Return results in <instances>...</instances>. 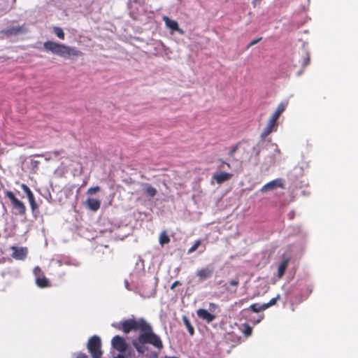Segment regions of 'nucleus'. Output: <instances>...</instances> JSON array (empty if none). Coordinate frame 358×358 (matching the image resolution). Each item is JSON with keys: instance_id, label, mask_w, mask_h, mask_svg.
I'll list each match as a JSON object with an SVG mask.
<instances>
[{"instance_id": "nucleus-1", "label": "nucleus", "mask_w": 358, "mask_h": 358, "mask_svg": "<svg viewBox=\"0 0 358 358\" xmlns=\"http://www.w3.org/2000/svg\"><path fill=\"white\" fill-rule=\"evenodd\" d=\"M112 326L124 334H129L131 331H140L138 336L132 341V345L140 354H144L148 348L146 344L152 345L160 350L164 348L161 338L154 333L152 326L144 319L138 320L127 319Z\"/></svg>"}, {"instance_id": "nucleus-2", "label": "nucleus", "mask_w": 358, "mask_h": 358, "mask_svg": "<svg viewBox=\"0 0 358 358\" xmlns=\"http://www.w3.org/2000/svg\"><path fill=\"white\" fill-rule=\"evenodd\" d=\"M45 51L58 55L63 58L72 59L83 55V52L75 47L66 45L63 43L47 41L43 43Z\"/></svg>"}, {"instance_id": "nucleus-3", "label": "nucleus", "mask_w": 358, "mask_h": 358, "mask_svg": "<svg viewBox=\"0 0 358 358\" xmlns=\"http://www.w3.org/2000/svg\"><path fill=\"white\" fill-rule=\"evenodd\" d=\"M87 348L92 358H100L102 357L101 340L98 336H93L90 338L87 344Z\"/></svg>"}, {"instance_id": "nucleus-4", "label": "nucleus", "mask_w": 358, "mask_h": 358, "mask_svg": "<svg viewBox=\"0 0 358 358\" xmlns=\"http://www.w3.org/2000/svg\"><path fill=\"white\" fill-rule=\"evenodd\" d=\"M5 195L10 201L11 205L18 215H24L26 214L27 209L24 203L19 200L13 192L7 190Z\"/></svg>"}, {"instance_id": "nucleus-5", "label": "nucleus", "mask_w": 358, "mask_h": 358, "mask_svg": "<svg viewBox=\"0 0 358 358\" xmlns=\"http://www.w3.org/2000/svg\"><path fill=\"white\" fill-rule=\"evenodd\" d=\"M28 31L27 28L24 24L17 27H10L2 29L0 33L6 37L12 36H17L22 34H25Z\"/></svg>"}, {"instance_id": "nucleus-6", "label": "nucleus", "mask_w": 358, "mask_h": 358, "mask_svg": "<svg viewBox=\"0 0 358 358\" xmlns=\"http://www.w3.org/2000/svg\"><path fill=\"white\" fill-rule=\"evenodd\" d=\"M111 344L114 349L121 353L124 352L128 347L126 340L120 336H115L111 340Z\"/></svg>"}, {"instance_id": "nucleus-7", "label": "nucleus", "mask_w": 358, "mask_h": 358, "mask_svg": "<svg viewBox=\"0 0 358 358\" xmlns=\"http://www.w3.org/2000/svg\"><path fill=\"white\" fill-rule=\"evenodd\" d=\"M285 188L282 180L281 178L275 179L266 185H264L260 189L262 193L267 192L271 190L275 189L277 188Z\"/></svg>"}, {"instance_id": "nucleus-8", "label": "nucleus", "mask_w": 358, "mask_h": 358, "mask_svg": "<svg viewBox=\"0 0 358 358\" xmlns=\"http://www.w3.org/2000/svg\"><path fill=\"white\" fill-rule=\"evenodd\" d=\"M214 273V267L213 266H207L204 268H200L196 271V276L201 281L210 278L213 276Z\"/></svg>"}, {"instance_id": "nucleus-9", "label": "nucleus", "mask_w": 358, "mask_h": 358, "mask_svg": "<svg viewBox=\"0 0 358 358\" xmlns=\"http://www.w3.org/2000/svg\"><path fill=\"white\" fill-rule=\"evenodd\" d=\"M11 251V256L17 260H23L27 255V248H8Z\"/></svg>"}, {"instance_id": "nucleus-10", "label": "nucleus", "mask_w": 358, "mask_h": 358, "mask_svg": "<svg viewBox=\"0 0 358 358\" xmlns=\"http://www.w3.org/2000/svg\"><path fill=\"white\" fill-rule=\"evenodd\" d=\"M234 175L227 172H220L213 174L212 179L214 180L217 184L221 185L223 182L229 180Z\"/></svg>"}, {"instance_id": "nucleus-11", "label": "nucleus", "mask_w": 358, "mask_h": 358, "mask_svg": "<svg viewBox=\"0 0 358 358\" xmlns=\"http://www.w3.org/2000/svg\"><path fill=\"white\" fill-rule=\"evenodd\" d=\"M196 315L201 320L207 323H210L216 318L215 315L210 313L207 310L203 308L198 309Z\"/></svg>"}, {"instance_id": "nucleus-12", "label": "nucleus", "mask_w": 358, "mask_h": 358, "mask_svg": "<svg viewBox=\"0 0 358 358\" xmlns=\"http://www.w3.org/2000/svg\"><path fill=\"white\" fill-rule=\"evenodd\" d=\"M278 127V122H273L272 121L268 120L266 126L263 129L261 133V138H266L271 133L276 131Z\"/></svg>"}, {"instance_id": "nucleus-13", "label": "nucleus", "mask_w": 358, "mask_h": 358, "mask_svg": "<svg viewBox=\"0 0 358 358\" xmlns=\"http://www.w3.org/2000/svg\"><path fill=\"white\" fill-rule=\"evenodd\" d=\"M163 20L165 22L166 26L173 31H178L180 34H182L184 33V31L178 27V24L177 21L171 20L167 16H164Z\"/></svg>"}, {"instance_id": "nucleus-14", "label": "nucleus", "mask_w": 358, "mask_h": 358, "mask_svg": "<svg viewBox=\"0 0 358 358\" xmlns=\"http://www.w3.org/2000/svg\"><path fill=\"white\" fill-rule=\"evenodd\" d=\"M86 206L90 210L95 212V211H97L99 209V208L101 206V202H100L99 200H98L96 199L89 198L86 201Z\"/></svg>"}, {"instance_id": "nucleus-15", "label": "nucleus", "mask_w": 358, "mask_h": 358, "mask_svg": "<svg viewBox=\"0 0 358 358\" xmlns=\"http://www.w3.org/2000/svg\"><path fill=\"white\" fill-rule=\"evenodd\" d=\"M289 262V258H288V257L285 258L282 261L280 264L279 265L278 268V278H281L284 275V274L285 273V271L287 269V267Z\"/></svg>"}, {"instance_id": "nucleus-16", "label": "nucleus", "mask_w": 358, "mask_h": 358, "mask_svg": "<svg viewBox=\"0 0 358 358\" xmlns=\"http://www.w3.org/2000/svg\"><path fill=\"white\" fill-rule=\"evenodd\" d=\"M36 283L37 286L41 288H45L50 286L49 280L44 276L36 278Z\"/></svg>"}, {"instance_id": "nucleus-17", "label": "nucleus", "mask_w": 358, "mask_h": 358, "mask_svg": "<svg viewBox=\"0 0 358 358\" xmlns=\"http://www.w3.org/2000/svg\"><path fill=\"white\" fill-rule=\"evenodd\" d=\"M170 242V238L166 232V231H163L161 232L159 236V243L160 245H164L169 244Z\"/></svg>"}, {"instance_id": "nucleus-18", "label": "nucleus", "mask_w": 358, "mask_h": 358, "mask_svg": "<svg viewBox=\"0 0 358 358\" xmlns=\"http://www.w3.org/2000/svg\"><path fill=\"white\" fill-rule=\"evenodd\" d=\"M287 106V102H281L280 104H278L276 110L273 113L275 115L278 117H280V115L285 110Z\"/></svg>"}, {"instance_id": "nucleus-19", "label": "nucleus", "mask_w": 358, "mask_h": 358, "mask_svg": "<svg viewBox=\"0 0 358 358\" xmlns=\"http://www.w3.org/2000/svg\"><path fill=\"white\" fill-rule=\"evenodd\" d=\"M182 320H183V322H184L185 327L187 329V331H188L189 334L191 336L194 335V329L192 327V325L191 324V323H190L189 320H188V318L186 316H184L182 317Z\"/></svg>"}, {"instance_id": "nucleus-20", "label": "nucleus", "mask_w": 358, "mask_h": 358, "mask_svg": "<svg viewBox=\"0 0 358 358\" xmlns=\"http://www.w3.org/2000/svg\"><path fill=\"white\" fill-rule=\"evenodd\" d=\"M250 309L254 313H259L266 308H264V304L260 305L259 303H253L250 305Z\"/></svg>"}, {"instance_id": "nucleus-21", "label": "nucleus", "mask_w": 358, "mask_h": 358, "mask_svg": "<svg viewBox=\"0 0 358 358\" xmlns=\"http://www.w3.org/2000/svg\"><path fill=\"white\" fill-rule=\"evenodd\" d=\"M144 192L150 197H154L157 194V189L150 185H147L144 189Z\"/></svg>"}, {"instance_id": "nucleus-22", "label": "nucleus", "mask_w": 358, "mask_h": 358, "mask_svg": "<svg viewBox=\"0 0 358 358\" xmlns=\"http://www.w3.org/2000/svg\"><path fill=\"white\" fill-rule=\"evenodd\" d=\"M53 31L55 35L60 39L64 40L65 37V34L62 28L59 27H53Z\"/></svg>"}, {"instance_id": "nucleus-23", "label": "nucleus", "mask_w": 358, "mask_h": 358, "mask_svg": "<svg viewBox=\"0 0 358 358\" xmlns=\"http://www.w3.org/2000/svg\"><path fill=\"white\" fill-rule=\"evenodd\" d=\"M21 188L24 191V192L27 194V199L31 198L34 196L33 192L30 189V188L27 185H25L24 183L22 184Z\"/></svg>"}, {"instance_id": "nucleus-24", "label": "nucleus", "mask_w": 358, "mask_h": 358, "mask_svg": "<svg viewBox=\"0 0 358 358\" xmlns=\"http://www.w3.org/2000/svg\"><path fill=\"white\" fill-rule=\"evenodd\" d=\"M28 200L32 212H35L38 209V204L36 203L34 196L31 198H29Z\"/></svg>"}, {"instance_id": "nucleus-25", "label": "nucleus", "mask_w": 358, "mask_h": 358, "mask_svg": "<svg viewBox=\"0 0 358 358\" xmlns=\"http://www.w3.org/2000/svg\"><path fill=\"white\" fill-rule=\"evenodd\" d=\"M280 296L278 294L275 297L271 299L268 303H264V308H268L277 303V301L280 299Z\"/></svg>"}, {"instance_id": "nucleus-26", "label": "nucleus", "mask_w": 358, "mask_h": 358, "mask_svg": "<svg viewBox=\"0 0 358 358\" xmlns=\"http://www.w3.org/2000/svg\"><path fill=\"white\" fill-rule=\"evenodd\" d=\"M243 332L245 337H248L252 334V329L249 324H245Z\"/></svg>"}, {"instance_id": "nucleus-27", "label": "nucleus", "mask_w": 358, "mask_h": 358, "mask_svg": "<svg viewBox=\"0 0 358 358\" xmlns=\"http://www.w3.org/2000/svg\"><path fill=\"white\" fill-rule=\"evenodd\" d=\"M301 65L303 67H306L310 64V56L308 53H306L305 55L302 57L301 61Z\"/></svg>"}, {"instance_id": "nucleus-28", "label": "nucleus", "mask_w": 358, "mask_h": 358, "mask_svg": "<svg viewBox=\"0 0 358 358\" xmlns=\"http://www.w3.org/2000/svg\"><path fill=\"white\" fill-rule=\"evenodd\" d=\"M100 191V187L99 186L92 187L88 189L87 194H95Z\"/></svg>"}, {"instance_id": "nucleus-29", "label": "nucleus", "mask_w": 358, "mask_h": 358, "mask_svg": "<svg viewBox=\"0 0 358 358\" xmlns=\"http://www.w3.org/2000/svg\"><path fill=\"white\" fill-rule=\"evenodd\" d=\"M75 358H89L88 356L82 352H76L73 354Z\"/></svg>"}, {"instance_id": "nucleus-30", "label": "nucleus", "mask_w": 358, "mask_h": 358, "mask_svg": "<svg viewBox=\"0 0 358 358\" xmlns=\"http://www.w3.org/2000/svg\"><path fill=\"white\" fill-rule=\"evenodd\" d=\"M238 145H239V144H237V145H235L233 147H231L230 151L229 152V156L233 157L234 155V154L236 153V152L237 151V150L238 148Z\"/></svg>"}, {"instance_id": "nucleus-31", "label": "nucleus", "mask_w": 358, "mask_h": 358, "mask_svg": "<svg viewBox=\"0 0 358 358\" xmlns=\"http://www.w3.org/2000/svg\"><path fill=\"white\" fill-rule=\"evenodd\" d=\"M239 284V280L238 279H233L229 281V285L231 286H238Z\"/></svg>"}, {"instance_id": "nucleus-32", "label": "nucleus", "mask_w": 358, "mask_h": 358, "mask_svg": "<svg viewBox=\"0 0 358 358\" xmlns=\"http://www.w3.org/2000/svg\"><path fill=\"white\" fill-rule=\"evenodd\" d=\"M262 40V37H259L255 40H253L252 41H251L249 45H248V47H250V46H252L255 44H257L258 42H259L260 41Z\"/></svg>"}, {"instance_id": "nucleus-33", "label": "nucleus", "mask_w": 358, "mask_h": 358, "mask_svg": "<svg viewBox=\"0 0 358 358\" xmlns=\"http://www.w3.org/2000/svg\"><path fill=\"white\" fill-rule=\"evenodd\" d=\"M278 118H279V117H278L277 115H275V114L273 113L268 120L272 121L273 122H277Z\"/></svg>"}, {"instance_id": "nucleus-34", "label": "nucleus", "mask_w": 358, "mask_h": 358, "mask_svg": "<svg viewBox=\"0 0 358 358\" xmlns=\"http://www.w3.org/2000/svg\"><path fill=\"white\" fill-rule=\"evenodd\" d=\"M180 285H181V282L179 280H176L172 283V285L171 286V289H174L175 287H176L177 286Z\"/></svg>"}, {"instance_id": "nucleus-35", "label": "nucleus", "mask_w": 358, "mask_h": 358, "mask_svg": "<svg viewBox=\"0 0 358 358\" xmlns=\"http://www.w3.org/2000/svg\"><path fill=\"white\" fill-rule=\"evenodd\" d=\"M220 161L222 162V164H225L227 166L228 169L231 168V164L229 163L226 162H224V161H223L222 159H220Z\"/></svg>"}, {"instance_id": "nucleus-36", "label": "nucleus", "mask_w": 358, "mask_h": 358, "mask_svg": "<svg viewBox=\"0 0 358 358\" xmlns=\"http://www.w3.org/2000/svg\"><path fill=\"white\" fill-rule=\"evenodd\" d=\"M196 249H197V248H189L187 253L190 254V253L193 252L194 251H195Z\"/></svg>"}, {"instance_id": "nucleus-37", "label": "nucleus", "mask_w": 358, "mask_h": 358, "mask_svg": "<svg viewBox=\"0 0 358 358\" xmlns=\"http://www.w3.org/2000/svg\"><path fill=\"white\" fill-rule=\"evenodd\" d=\"M53 153L55 156H58L60 154V152L59 151H54Z\"/></svg>"}, {"instance_id": "nucleus-38", "label": "nucleus", "mask_w": 358, "mask_h": 358, "mask_svg": "<svg viewBox=\"0 0 358 358\" xmlns=\"http://www.w3.org/2000/svg\"><path fill=\"white\" fill-rule=\"evenodd\" d=\"M200 243L199 241L196 242L193 246L196 247L199 246Z\"/></svg>"}, {"instance_id": "nucleus-39", "label": "nucleus", "mask_w": 358, "mask_h": 358, "mask_svg": "<svg viewBox=\"0 0 358 358\" xmlns=\"http://www.w3.org/2000/svg\"><path fill=\"white\" fill-rule=\"evenodd\" d=\"M210 307H213V308H215V307H216V305H215V304H214V303H210Z\"/></svg>"}, {"instance_id": "nucleus-40", "label": "nucleus", "mask_w": 358, "mask_h": 358, "mask_svg": "<svg viewBox=\"0 0 358 358\" xmlns=\"http://www.w3.org/2000/svg\"><path fill=\"white\" fill-rule=\"evenodd\" d=\"M134 2L137 3L138 0H132Z\"/></svg>"}, {"instance_id": "nucleus-41", "label": "nucleus", "mask_w": 358, "mask_h": 358, "mask_svg": "<svg viewBox=\"0 0 358 358\" xmlns=\"http://www.w3.org/2000/svg\"><path fill=\"white\" fill-rule=\"evenodd\" d=\"M259 150H257V155L258 156V155H259Z\"/></svg>"}, {"instance_id": "nucleus-42", "label": "nucleus", "mask_w": 358, "mask_h": 358, "mask_svg": "<svg viewBox=\"0 0 358 358\" xmlns=\"http://www.w3.org/2000/svg\"><path fill=\"white\" fill-rule=\"evenodd\" d=\"M100 358H101V357H100Z\"/></svg>"}]
</instances>
